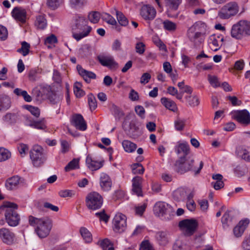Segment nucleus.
Wrapping results in <instances>:
<instances>
[{"instance_id": "obj_1", "label": "nucleus", "mask_w": 250, "mask_h": 250, "mask_svg": "<svg viewBox=\"0 0 250 250\" xmlns=\"http://www.w3.org/2000/svg\"><path fill=\"white\" fill-rule=\"evenodd\" d=\"M87 21L83 17H78L72 27L73 37L77 41L87 36L92 28L87 25Z\"/></svg>"}, {"instance_id": "obj_2", "label": "nucleus", "mask_w": 250, "mask_h": 250, "mask_svg": "<svg viewBox=\"0 0 250 250\" xmlns=\"http://www.w3.org/2000/svg\"><path fill=\"white\" fill-rule=\"evenodd\" d=\"M18 208L16 204L9 202L0 207V209L4 211L6 222L11 227H16L20 223V216L16 210Z\"/></svg>"}, {"instance_id": "obj_3", "label": "nucleus", "mask_w": 250, "mask_h": 250, "mask_svg": "<svg viewBox=\"0 0 250 250\" xmlns=\"http://www.w3.org/2000/svg\"><path fill=\"white\" fill-rule=\"evenodd\" d=\"M29 223L31 226L36 227L35 231L40 238L47 236L52 228L51 221L48 219H40L29 216Z\"/></svg>"}, {"instance_id": "obj_4", "label": "nucleus", "mask_w": 250, "mask_h": 250, "mask_svg": "<svg viewBox=\"0 0 250 250\" xmlns=\"http://www.w3.org/2000/svg\"><path fill=\"white\" fill-rule=\"evenodd\" d=\"M193 159H186L185 156L181 157L174 164L175 170L180 174H183L189 171L194 172L195 174H198L203 167V162L201 161L199 168H196Z\"/></svg>"}, {"instance_id": "obj_5", "label": "nucleus", "mask_w": 250, "mask_h": 250, "mask_svg": "<svg viewBox=\"0 0 250 250\" xmlns=\"http://www.w3.org/2000/svg\"><path fill=\"white\" fill-rule=\"evenodd\" d=\"M206 27L205 23L199 21L196 22L188 29L187 37L195 46H199L203 42V39L201 37L204 34Z\"/></svg>"}, {"instance_id": "obj_6", "label": "nucleus", "mask_w": 250, "mask_h": 250, "mask_svg": "<svg viewBox=\"0 0 250 250\" xmlns=\"http://www.w3.org/2000/svg\"><path fill=\"white\" fill-rule=\"evenodd\" d=\"M30 157L33 166L39 167L46 161L47 154L42 146L35 145L30 151Z\"/></svg>"}, {"instance_id": "obj_7", "label": "nucleus", "mask_w": 250, "mask_h": 250, "mask_svg": "<svg viewBox=\"0 0 250 250\" xmlns=\"http://www.w3.org/2000/svg\"><path fill=\"white\" fill-rule=\"evenodd\" d=\"M239 9L236 2H228L221 8L218 12V16L221 19H228L236 15L239 12Z\"/></svg>"}, {"instance_id": "obj_8", "label": "nucleus", "mask_w": 250, "mask_h": 250, "mask_svg": "<svg viewBox=\"0 0 250 250\" xmlns=\"http://www.w3.org/2000/svg\"><path fill=\"white\" fill-rule=\"evenodd\" d=\"M86 206L89 209L96 210L100 208L103 203L102 196L97 192L89 193L85 199Z\"/></svg>"}, {"instance_id": "obj_9", "label": "nucleus", "mask_w": 250, "mask_h": 250, "mask_svg": "<svg viewBox=\"0 0 250 250\" xmlns=\"http://www.w3.org/2000/svg\"><path fill=\"white\" fill-rule=\"evenodd\" d=\"M198 226L197 222L194 219H185L179 222V226L187 235H191L195 232Z\"/></svg>"}, {"instance_id": "obj_10", "label": "nucleus", "mask_w": 250, "mask_h": 250, "mask_svg": "<svg viewBox=\"0 0 250 250\" xmlns=\"http://www.w3.org/2000/svg\"><path fill=\"white\" fill-rule=\"evenodd\" d=\"M245 20H241L233 24L231 29V36L236 39H241L244 35H246Z\"/></svg>"}, {"instance_id": "obj_11", "label": "nucleus", "mask_w": 250, "mask_h": 250, "mask_svg": "<svg viewBox=\"0 0 250 250\" xmlns=\"http://www.w3.org/2000/svg\"><path fill=\"white\" fill-rule=\"evenodd\" d=\"M231 114L234 119L241 124L247 125L250 124V114L246 109L234 110Z\"/></svg>"}, {"instance_id": "obj_12", "label": "nucleus", "mask_w": 250, "mask_h": 250, "mask_svg": "<svg viewBox=\"0 0 250 250\" xmlns=\"http://www.w3.org/2000/svg\"><path fill=\"white\" fill-rule=\"evenodd\" d=\"M54 89V86L49 85H41L35 87L32 90V94L38 100L41 99L43 97L47 98Z\"/></svg>"}, {"instance_id": "obj_13", "label": "nucleus", "mask_w": 250, "mask_h": 250, "mask_svg": "<svg viewBox=\"0 0 250 250\" xmlns=\"http://www.w3.org/2000/svg\"><path fill=\"white\" fill-rule=\"evenodd\" d=\"M126 218L122 213L117 214L113 219V229L116 232L121 233L124 231L126 227Z\"/></svg>"}, {"instance_id": "obj_14", "label": "nucleus", "mask_w": 250, "mask_h": 250, "mask_svg": "<svg viewBox=\"0 0 250 250\" xmlns=\"http://www.w3.org/2000/svg\"><path fill=\"white\" fill-rule=\"evenodd\" d=\"M15 237V234L8 229L3 228L0 229V238L4 243L7 245L12 244Z\"/></svg>"}, {"instance_id": "obj_15", "label": "nucleus", "mask_w": 250, "mask_h": 250, "mask_svg": "<svg viewBox=\"0 0 250 250\" xmlns=\"http://www.w3.org/2000/svg\"><path fill=\"white\" fill-rule=\"evenodd\" d=\"M140 14L146 20H152L156 16V11L153 6L145 5L142 7Z\"/></svg>"}, {"instance_id": "obj_16", "label": "nucleus", "mask_w": 250, "mask_h": 250, "mask_svg": "<svg viewBox=\"0 0 250 250\" xmlns=\"http://www.w3.org/2000/svg\"><path fill=\"white\" fill-rule=\"evenodd\" d=\"M71 123L73 126L80 130L84 131L87 128L86 123L81 114L73 115L71 118Z\"/></svg>"}, {"instance_id": "obj_17", "label": "nucleus", "mask_w": 250, "mask_h": 250, "mask_svg": "<svg viewBox=\"0 0 250 250\" xmlns=\"http://www.w3.org/2000/svg\"><path fill=\"white\" fill-rule=\"evenodd\" d=\"M98 59L102 65L106 66L111 70H115L118 67V63L111 56H100L98 57Z\"/></svg>"}, {"instance_id": "obj_18", "label": "nucleus", "mask_w": 250, "mask_h": 250, "mask_svg": "<svg viewBox=\"0 0 250 250\" xmlns=\"http://www.w3.org/2000/svg\"><path fill=\"white\" fill-rule=\"evenodd\" d=\"M171 210V207L167 204L163 202L156 203L153 208L154 213L159 216H163Z\"/></svg>"}, {"instance_id": "obj_19", "label": "nucleus", "mask_w": 250, "mask_h": 250, "mask_svg": "<svg viewBox=\"0 0 250 250\" xmlns=\"http://www.w3.org/2000/svg\"><path fill=\"white\" fill-rule=\"evenodd\" d=\"M25 125L37 129L44 130L46 128V123L44 119L39 121H34L30 118H26Z\"/></svg>"}, {"instance_id": "obj_20", "label": "nucleus", "mask_w": 250, "mask_h": 250, "mask_svg": "<svg viewBox=\"0 0 250 250\" xmlns=\"http://www.w3.org/2000/svg\"><path fill=\"white\" fill-rule=\"evenodd\" d=\"M143 179L140 176H135L132 180V191L138 196H142V183Z\"/></svg>"}, {"instance_id": "obj_21", "label": "nucleus", "mask_w": 250, "mask_h": 250, "mask_svg": "<svg viewBox=\"0 0 250 250\" xmlns=\"http://www.w3.org/2000/svg\"><path fill=\"white\" fill-rule=\"evenodd\" d=\"M250 221L248 219L241 220L233 229V233L235 236L237 237H240L244 233Z\"/></svg>"}, {"instance_id": "obj_22", "label": "nucleus", "mask_w": 250, "mask_h": 250, "mask_svg": "<svg viewBox=\"0 0 250 250\" xmlns=\"http://www.w3.org/2000/svg\"><path fill=\"white\" fill-rule=\"evenodd\" d=\"M155 238L157 243L161 246L167 245L170 240V235L167 231L157 232Z\"/></svg>"}, {"instance_id": "obj_23", "label": "nucleus", "mask_w": 250, "mask_h": 250, "mask_svg": "<svg viewBox=\"0 0 250 250\" xmlns=\"http://www.w3.org/2000/svg\"><path fill=\"white\" fill-rule=\"evenodd\" d=\"M100 186L104 191H108L111 189L112 181L109 176L104 173L100 176Z\"/></svg>"}, {"instance_id": "obj_24", "label": "nucleus", "mask_w": 250, "mask_h": 250, "mask_svg": "<svg viewBox=\"0 0 250 250\" xmlns=\"http://www.w3.org/2000/svg\"><path fill=\"white\" fill-rule=\"evenodd\" d=\"M175 151L177 154L183 153V156L186 157L190 152L189 146L186 142H178L175 146Z\"/></svg>"}, {"instance_id": "obj_25", "label": "nucleus", "mask_w": 250, "mask_h": 250, "mask_svg": "<svg viewBox=\"0 0 250 250\" xmlns=\"http://www.w3.org/2000/svg\"><path fill=\"white\" fill-rule=\"evenodd\" d=\"M12 15L16 20L22 23L25 22L26 13L24 9L15 7L12 12Z\"/></svg>"}, {"instance_id": "obj_26", "label": "nucleus", "mask_w": 250, "mask_h": 250, "mask_svg": "<svg viewBox=\"0 0 250 250\" xmlns=\"http://www.w3.org/2000/svg\"><path fill=\"white\" fill-rule=\"evenodd\" d=\"M21 183V178L19 176H14L8 178L5 185L7 189L11 190L17 188Z\"/></svg>"}, {"instance_id": "obj_27", "label": "nucleus", "mask_w": 250, "mask_h": 250, "mask_svg": "<svg viewBox=\"0 0 250 250\" xmlns=\"http://www.w3.org/2000/svg\"><path fill=\"white\" fill-rule=\"evenodd\" d=\"M86 163L88 167L93 171L98 170L103 167L102 162L94 160L89 156L86 157Z\"/></svg>"}, {"instance_id": "obj_28", "label": "nucleus", "mask_w": 250, "mask_h": 250, "mask_svg": "<svg viewBox=\"0 0 250 250\" xmlns=\"http://www.w3.org/2000/svg\"><path fill=\"white\" fill-rule=\"evenodd\" d=\"M233 212L230 210H227L222 217V223L224 228L232 224L233 220Z\"/></svg>"}, {"instance_id": "obj_29", "label": "nucleus", "mask_w": 250, "mask_h": 250, "mask_svg": "<svg viewBox=\"0 0 250 250\" xmlns=\"http://www.w3.org/2000/svg\"><path fill=\"white\" fill-rule=\"evenodd\" d=\"M122 144L124 150L127 153H132L134 152L137 147V146L136 144L128 140H124Z\"/></svg>"}, {"instance_id": "obj_30", "label": "nucleus", "mask_w": 250, "mask_h": 250, "mask_svg": "<svg viewBox=\"0 0 250 250\" xmlns=\"http://www.w3.org/2000/svg\"><path fill=\"white\" fill-rule=\"evenodd\" d=\"M185 98L187 104L190 107H195L199 104V99L195 95L189 94L186 96Z\"/></svg>"}, {"instance_id": "obj_31", "label": "nucleus", "mask_w": 250, "mask_h": 250, "mask_svg": "<svg viewBox=\"0 0 250 250\" xmlns=\"http://www.w3.org/2000/svg\"><path fill=\"white\" fill-rule=\"evenodd\" d=\"M47 99L51 104H57L60 103L62 99V96L58 94L54 89Z\"/></svg>"}, {"instance_id": "obj_32", "label": "nucleus", "mask_w": 250, "mask_h": 250, "mask_svg": "<svg viewBox=\"0 0 250 250\" xmlns=\"http://www.w3.org/2000/svg\"><path fill=\"white\" fill-rule=\"evenodd\" d=\"M80 159L79 158H74L69 162L65 167L64 170L66 172L70 171L72 170L80 168Z\"/></svg>"}, {"instance_id": "obj_33", "label": "nucleus", "mask_w": 250, "mask_h": 250, "mask_svg": "<svg viewBox=\"0 0 250 250\" xmlns=\"http://www.w3.org/2000/svg\"><path fill=\"white\" fill-rule=\"evenodd\" d=\"M114 10L115 11L117 19L120 25L123 26H126L128 24V20L126 17L123 14L122 12L117 10L114 8Z\"/></svg>"}, {"instance_id": "obj_34", "label": "nucleus", "mask_w": 250, "mask_h": 250, "mask_svg": "<svg viewBox=\"0 0 250 250\" xmlns=\"http://www.w3.org/2000/svg\"><path fill=\"white\" fill-rule=\"evenodd\" d=\"M161 102L167 108L170 110L175 112L177 109L176 104L170 99L162 98L161 99Z\"/></svg>"}, {"instance_id": "obj_35", "label": "nucleus", "mask_w": 250, "mask_h": 250, "mask_svg": "<svg viewBox=\"0 0 250 250\" xmlns=\"http://www.w3.org/2000/svg\"><path fill=\"white\" fill-rule=\"evenodd\" d=\"M181 1L182 0H166V6L169 10L175 11Z\"/></svg>"}, {"instance_id": "obj_36", "label": "nucleus", "mask_w": 250, "mask_h": 250, "mask_svg": "<svg viewBox=\"0 0 250 250\" xmlns=\"http://www.w3.org/2000/svg\"><path fill=\"white\" fill-rule=\"evenodd\" d=\"M77 69L79 74L82 77L84 78L85 77L88 78H95L96 77V75L94 73L84 69L80 65H78L77 66Z\"/></svg>"}, {"instance_id": "obj_37", "label": "nucleus", "mask_w": 250, "mask_h": 250, "mask_svg": "<svg viewBox=\"0 0 250 250\" xmlns=\"http://www.w3.org/2000/svg\"><path fill=\"white\" fill-rule=\"evenodd\" d=\"M10 106V100L6 96L0 95V111L6 109Z\"/></svg>"}, {"instance_id": "obj_38", "label": "nucleus", "mask_w": 250, "mask_h": 250, "mask_svg": "<svg viewBox=\"0 0 250 250\" xmlns=\"http://www.w3.org/2000/svg\"><path fill=\"white\" fill-rule=\"evenodd\" d=\"M98 245H100L103 250H114L109 240L107 238H105L101 241H99L98 242Z\"/></svg>"}, {"instance_id": "obj_39", "label": "nucleus", "mask_w": 250, "mask_h": 250, "mask_svg": "<svg viewBox=\"0 0 250 250\" xmlns=\"http://www.w3.org/2000/svg\"><path fill=\"white\" fill-rule=\"evenodd\" d=\"M87 3V0H69V5L72 8H80Z\"/></svg>"}, {"instance_id": "obj_40", "label": "nucleus", "mask_w": 250, "mask_h": 250, "mask_svg": "<svg viewBox=\"0 0 250 250\" xmlns=\"http://www.w3.org/2000/svg\"><path fill=\"white\" fill-rule=\"evenodd\" d=\"M47 25L46 20L42 15H40L36 18L35 25L39 29H43Z\"/></svg>"}, {"instance_id": "obj_41", "label": "nucleus", "mask_w": 250, "mask_h": 250, "mask_svg": "<svg viewBox=\"0 0 250 250\" xmlns=\"http://www.w3.org/2000/svg\"><path fill=\"white\" fill-rule=\"evenodd\" d=\"M80 233L86 242L89 243L92 241V234L86 228H81L80 229Z\"/></svg>"}, {"instance_id": "obj_42", "label": "nucleus", "mask_w": 250, "mask_h": 250, "mask_svg": "<svg viewBox=\"0 0 250 250\" xmlns=\"http://www.w3.org/2000/svg\"><path fill=\"white\" fill-rule=\"evenodd\" d=\"M163 26L165 30L169 32L175 31L177 28V24L169 20H166L163 21Z\"/></svg>"}, {"instance_id": "obj_43", "label": "nucleus", "mask_w": 250, "mask_h": 250, "mask_svg": "<svg viewBox=\"0 0 250 250\" xmlns=\"http://www.w3.org/2000/svg\"><path fill=\"white\" fill-rule=\"evenodd\" d=\"M175 129L177 131H182L184 130L186 120L182 119L180 118H177L174 121V123Z\"/></svg>"}, {"instance_id": "obj_44", "label": "nucleus", "mask_w": 250, "mask_h": 250, "mask_svg": "<svg viewBox=\"0 0 250 250\" xmlns=\"http://www.w3.org/2000/svg\"><path fill=\"white\" fill-rule=\"evenodd\" d=\"M21 44V48L18 49L17 52L21 53L23 56H25L29 54L30 45L28 43L24 41L22 42Z\"/></svg>"}, {"instance_id": "obj_45", "label": "nucleus", "mask_w": 250, "mask_h": 250, "mask_svg": "<svg viewBox=\"0 0 250 250\" xmlns=\"http://www.w3.org/2000/svg\"><path fill=\"white\" fill-rule=\"evenodd\" d=\"M63 2V0H47L46 4L51 9L55 10Z\"/></svg>"}, {"instance_id": "obj_46", "label": "nucleus", "mask_w": 250, "mask_h": 250, "mask_svg": "<svg viewBox=\"0 0 250 250\" xmlns=\"http://www.w3.org/2000/svg\"><path fill=\"white\" fill-rule=\"evenodd\" d=\"M82 86L79 82H76L74 85V93L77 97H81L85 94L84 91L81 89Z\"/></svg>"}, {"instance_id": "obj_47", "label": "nucleus", "mask_w": 250, "mask_h": 250, "mask_svg": "<svg viewBox=\"0 0 250 250\" xmlns=\"http://www.w3.org/2000/svg\"><path fill=\"white\" fill-rule=\"evenodd\" d=\"M132 171L134 174H142L144 173L145 168L142 164L135 163L131 166Z\"/></svg>"}, {"instance_id": "obj_48", "label": "nucleus", "mask_w": 250, "mask_h": 250, "mask_svg": "<svg viewBox=\"0 0 250 250\" xmlns=\"http://www.w3.org/2000/svg\"><path fill=\"white\" fill-rule=\"evenodd\" d=\"M10 152L3 148L0 147V162L5 161L11 157Z\"/></svg>"}, {"instance_id": "obj_49", "label": "nucleus", "mask_w": 250, "mask_h": 250, "mask_svg": "<svg viewBox=\"0 0 250 250\" xmlns=\"http://www.w3.org/2000/svg\"><path fill=\"white\" fill-rule=\"evenodd\" d=\"M220 39V37L217 36L215 37V36H212L210 37V41L211 42L210 43L212 45L211 48L214 51H217L219 49V46L222 45V43H219L218 42L219 40Z\"/></svg>"}, {"instance_id": "obj_50", "label": "nucleus", "mask_w": 250, "mask_h": 250, "mask_svg": "<svg viewBox=\"0 0 250 250\" xmlns=\"http://www.w3.org/2000/svg\"><path fill=\"white\" fill-rule=\"evenodd\" d=\"M178 86L181 89V91L180 93L182 94L184 93L191 94L192 92V88L188 85H186L183 81L178 83Z\"/></svg>"}, {"instance_id": "obj_51", "label": "nucleus", "mask_w": 250, "mask_h": 250, "mask_svg": "<svg viewBox=\"0 0 250 250\" xmlns=\"http://www.w3.org/2000/svg\"><path fill=\"white\" fill-rule=\"evenodd\" d=\"M102 19L107 23L113 25L116 24V20L110 14L104 13L102 16Z\"/></svg>"}, {"instance_id": "obj_52", "label": "nucleus", "mask_w": 250, "mask_h": 250, "mask_svg": "<svg viewBox=\"0 0 250 250\" xmlns=\"http://www.w3.org/2000/svg\"><path fill=\"white\" fill-rule=\"evenodd\" d=\"M173 250H189V248L181 241L177 240L173 245Z\"/></svg>"}, {"instance_id": "obj_53", "label": "nucleus", "mask_w": 250, "mask_h": 250, "mask_svg": "<svg viewBox=\"0 0 250 250\" xmlns=\"http://www.w3.org/2000/svg\"><path fill=\"white\" fill-rule=\"evenodd\" d=\"M88 102L91 110L96 109L97 106V101L93 94H90L88 95Z\"/></svg>"}, {"instance_id": "obj_54", "label": "nucleus", "mask_w": 250, "mask_h": 250, "mask_svg": "<svg viewBox=\"0 0 250 250\" xmlns=\"http://www.w3.org/2000/svg\"><path fill=\"white\" fill-rule=\"evenodd\" d=\"M24 107L34 116L38 117L40 116V110L38 107L30 105H25Z\"/></svg>"}, {"instance_id": "obj_55", "label": "nucleus", "mask_w": 250, "mask_h": 250, "mask_svg": "<svg viewBox=\"0 0 250 250\" xmlns=\"http://www.w3.org/2000/svg\"><path fill=\"white\" fill-rule=\"evenodd\" d=\"M167 92L172 95V96H175L176 98L178 100H182L183 98V94L181 93H178V90L176 88L173 86H169L167 89Z\"/></svg>"}, {"instance_id": "obj_56", "label": "nucleus", "mask_w": 250, "mask_h": 250, "mask_svg": "<svg viewBox=\"0 0 250 250\" xmlns=\"http://www.w3.org/2000/svg\"><path fill=\"white\" fill-rule=\"evenodd\" d=\"M88 18L91 22L97 23L100 19V14L98 12H93L89 14Z\"/></svg>"}, {"instance_id": "obj_57", "label": "nucleus", "mask_w": 250, "mask_h": 250, "mask_svg": "<svg viewBox=\"0 0 250 250\" xmlns=\"http://www.w3.org/2000/svg\"><path fill=\"white\" fill-rule=\"evenodd\" d=\"M95 215L99 218L101 221H104L105 223L108 222L109 218V216L105 213L104 210L96 213Z\"/></svg>"}, {"instance_id": "obj_58", "label": "nucleus", "mask_w": 250, "mask_h": 250, "mask_svg": "<svg viewBox=\"0 0 250 250\" xmlns=\"http://www.w3.org/2000/svg\"><path fill=\"white\" fill-rule=\"evenodd\" d=\"M19 152L22 157H23L26 153V152L28 150V147L27 145L21 144H19L18 146Z\"/></svg>"}, {"instance_id": "obj_59", "label": "nucleus", "mask_w": 250, "mask_h": 250, "mask_svg": "<svg viewBox=\"0 0 250 250\" xmlns=\"http://www.w3.org/2000/svg\"><path fill=\"white\" fill-rule=\"evenodd\" d=\"M136 51L137 53L142 55L145 51V44L142 42H139L135 46Z\"/></svg>"}, {"instance_id": "obj_60", "label": "nucleus", "mask_w": 250, "mask_h": 250, "mask_svg": "<svg viewBox=\"0 0 250 250\" xmlns=\"http://www.w3.org/2000/svg\"><path fill=\"white\" fill-rule=\"evenodd\" d=\"M212 64L210 63H208V64L200 63V64H198L196 66L197 69L200 71L210 70L212 69Z\"/></svg>"}, {"instance_id": "obj_61", "label": "nucleus", "mask_w": 250, "mask_h": 250, "mask_svg": "<svg viewBox=\"0 0 250 250\" xmlns=\"http://www.w3.org/2000/svg\"><path fill=\"white\" fill-rule=\"evenodd\" d=\"M140 250H154L148 241H143L141 245Z\"/></svg>"}, {"instance_id": "obj_62", "label": "nucleus", "mask_w": 250, "mask_h": 250, "mask_svg": "<svg viewBox=\"0 0 250 250\" xmlns=\"http://www.w3.org/2000/svg\"><path fill=\"white\" fill-rule=\"evenodd\" d=\"M228 99L231 102L233 106H239L242 104L241 101L238 100L236 96H228Z\"/></svg>"}, {"instance_id": "obj_63", "label": "nucleus", "mask_w": 250, "mask_h": 250, "mask_svg": "<svg viewBox=\"0 0 250 250\" xmlns=\"http://www.w3.org/2000/svg\"><path fill=\"white\" fill-rule=\"evenodd\" d=\"M135 111L137 114L142 118H145V110L141 105H137L135 108Z\"/></svg>"}, {"instance_id": "obj_64", "label": "nucleus", "mask_w": 250, "mask_h": 250, "mask_svg": "<svg viewBox=\"0 0 250 250\" xmlns=\"http://www.w3.org/2000/svg\"><path fill=\"white\" fill-rule=\"evenodd\" d=\"M61 145L62 147V152L63 153H65L69 151L70 148V145L68 142L65 140H62L61 141Z\"/></svg>"}]
</instances>
